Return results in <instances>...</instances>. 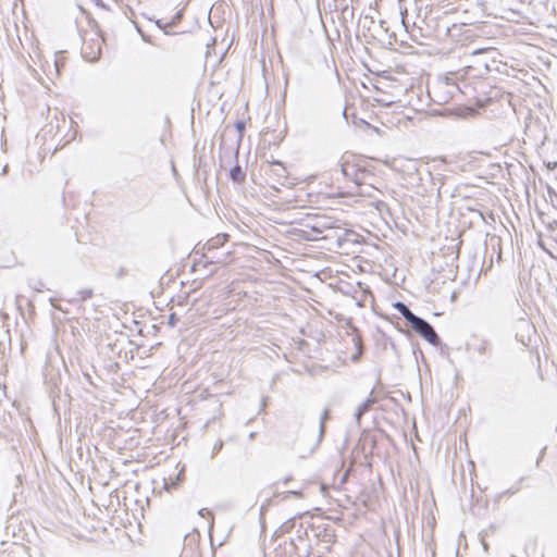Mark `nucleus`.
<instances>
[{
  "mask_svg": "<svg viewBox=\"0 0 557 557\" xmlns=\"http://www.w3.org/2000/svg\"><path fill=\"white\" fill-rule=\"evenodd\" d=\"M292 525H293L292 520H288V521H286V522L282 525V528H283L284 530H286V531H287Z\"/></svg>",
  "mask_w": 557,
  "mask_h": 557,
  "instance_id": "nucleus-20",
  "label": "nucleus"
},
{
  "mask_svg": "<svg viewBox=\"0 0 557 557\" xmlns=\"http://www.w3.org/2000/svg\"><path fill=\"white\" fill-rule=\"evenodd\" d=\"M175 319H176V318H175V314H174V313H172V314L170 315V318H169V323H170L171 325H174V323H175Z\"/></svg>",
  "mask_w": 557,
  "mask_h": 557,
  "instance_id": "nucleus-21",
  "label": "nucleus"
},
{
  "mask_svg": "<svg viewBox=\"0 0 557 557\" xmlns=\"http://www.w3.org/2000/svg\"><path fill=\"white\" fill-rule=\"evenodd\" d=\"M203 257L209 259L210 263L226 264L228 262L227 259L230 257V252L227 251V252H223L220 255H214L213 252L212 253L205 252Z\"/></svg>",
  "mask_w": 557,
  "mask_h": 557,
  "instance_id": "nucleus-11",
  "label": "nucleus"
},
{
  "mask_svg": "<svg viewBox=\"0 0 557 557\" xmlns=\"http://www.w3.org/2000/svg\"><path fill=\"white\" fill-rule=\"evenodd\" d=\"M82 55L88 62H95L101 54L103 38L97 30L85 33L83 36Z\"/></svg>",
  "mask_w": 557,
  "mask_h": 557,
  "instance_id": "nucleus-2",
  "label": "nucleus"
},
{
  "mask_svg": "<svg viewBox=\"0 0 557 557\" xmlns=\"http://www.w3.org/2000/svg\"><path fill=\"white\" fill-rule=\"evenodd\" d=\"M78 10H81L83 13H85V10L78 5Z\"/></svg>",
  "mask_w": 557,
  "mask_h": 557,
  "instance_id": "nucleus-25",
  "label": "nucleus"
},
{
  "mask_svg": "<svg viewBox=\"0 0 557 557\" xmlns=\"http://www.w3.org/2000/svg\"><path fill=\"white\" fill-rule=\"evenodd\" d=\"M432 4L428 2H407V5L399 7L398 13L403 25L408 28L409 25L418 26L429 25L431 20Z\"/></svg>",
  "mask_w": 557,
  "mask_h": 557,
  "instance_id": "nucleus-1",
  "label": "nucleus"
},
{
  "mask_svg": "<svg viewBox=\"0 0 557 557\" xmlns=\"http://www.w3.org/2000/svg\"><path fill=\"white\" fill-rule=\"evenodd\" d=\"M96 5H97V8L101 9V10H108V9H109V8L107 7L106 2L97 1V2H96Z\"/></svg>",
  "mask_w": 557,
  "mask_h": 557,
  "instance_id": "nucleus-19",
  "label": "nucleus"
},
{
  "mask_svg": "<svg viewBox=\"0 0 557 557\" xmlns=\"http://www.w3.org/2000/svg\"><path fill=\"white\" fill-rule=\"evenodd\" d=\"M230 177L234 183H242L245 180V173L239 165H235L230 171Z\"/></svg>",
  "mask_w": 557,
  "mask_h": 557,
  "instance_id": "nucleus-13",
  "label": "nucleus"
},
{
  "mask_svg": "<svg viewBox=\"0 0 557 557\" xmlns=\"http://www.w3.org/2000/svg\"><path fill=\"white\" fill-rule=\"evenodd\" d=\"M228 236L226 234H218L216 236L210 238L203 246L205 252L212 253L214 250L223 246Z\"/></svg>",
  "mask_w": 557,
  "mask_h": 557,
  "instance_id": "nucleus-6",
  "label": "nucleus"
},
{
  "mask_svg": "<svg viewBox=\"0 0 557 557\" xmlns=\"http://www.w3.org/2000/svg\"><path fill=\"white\" fill-rule=\"evenodd\" d=\"M355 7L352 4H345L341 8L342 21L344 24H352L355 22Z\"/></svg>",
  "mask_w": 557,
  "mask_h": 557,
  "instance_id": "nucleus-9",
  "label": "nucleus"
},
{
  "mask_svg": "<svg viewBox=\"0 0 557 557\" xmlns=\"http://www.w3.org/2000/svg\"><path fill=\"white\" fill-rule=\"evenodd\" d=\"M199 515L201 517H210L211 518V523L213 522L212 513L208 509H206V508L200 509L199 510Z\"/></svg>",
  "mask_w": 557,
  "mask_h": 557,
  "instance_id": "nucleus-17",
  "label": "nucleus"
},
{
  "mask_svg": "<svg viewBox=\"0 0 557 557\" xmlns=\"http://www.w3.org/2000/svg\"><path fill=\"white\" fill-rule=\"evenodd\" d=\"M176 18L180 20L181 18V13H177L176 14Z\"/></svg>",
  "mask_w": 557,
  "mask_h": 557,
  "instance_id": "nucleus-26",
  "label": "nucleus"
},
{
  "mask_svg": "<svg viewBox=\"0 0 557 557\" xmlns=\"http://www.w3.org/2000/svg\"><path fill=\"white\" fill-rule=\"evenodd\" d=\"M472 350L480 356H490L492 351L491 343L487 339H479L472 345Z\"/></svg>",
  "mask_w": 557,
  "mask_h": 557,
  "instance_id": "nucleus-7",
  "label": "nucleus"
},
{
  "mask_svg": "<svg viewBox=\"0 0 557 557\" xmlns=\"http://www.w3.org/2000/svg\"><path fill=\"white\" fill-rule=\"evenodd\" d=\"M92 295V290L89 289V288H84V289H81L76 293V296L75 297H71L69 298L67 300L70 302H81V301H85L87 300L88 298H90Z\"/></svg>",
  "mask_w": 557,
  "mask_h": 557,
  "instance_id": "nucleus-12",
  "label": "nucleus"
},
{
  "mask_svg": "<svg viewBox=\"0 0 557 557\" xmlns=\"http://www.w3.org/2000/svg\"><path fill=\"white\" fill-rule=\"evenodd\" d=\"M329 419V409H324L323 413L320 418V428H319V441L322 440L324 431H325V422Z\"/></svg>",
  "mask_w": 557,
  "mask_h": 557,
  "instance_id": "nucleus-14",
  "label": "nucleus"
},
{
  "mask_svg": "<svg viewBox=\"0 0 557 557\" xmlns=\"http://www.w3.org/2000/svg\"><path fill=\"white\" fill-rule=\"evenodd\" d=\"M366 177V172L361 169H359L356 173V177L351 181L356 185H361L363 183V180Z\"/></svg>",
  "mask_w": 557,
  "mask_h": 557,
  "instance_id": "nucleus-15",
  "label": "nucleus"
},
{
  "mask_svg": "<svg viewBox=\"0 0 557 557\" xmlns=\"http://www.w3.org/2000/svg\"><path fill=\"white\" fill-rule=\"evenodd\" d=\"M394 308L409 322L411 323L413 321V319H416L418 315H416L410 309L409 307L401 302V301H397L394 304Z\"/></svg>",
  "mask_w": 557,
  "mask_h": 557,
  "instance_id": "nucleus-10",
  "label": "nucleus"
},
{
  "mask_svg": "<svg viewBox=\"0 0 557 557\" xmlns=\"http://www.w3.org/2000/svg\"><path fill=\"white\" fill-rule=\"evenodd\" d=\"M223 441L222 440H218L213 447H212V453H211V458H213L223 447Z\"/></svg>",
  "mask_w": 557,
  "mask_h": 557,
  "instance_id": "nucleus-16",
  "label": "nucleus"
},
{
  "mask_svg": "<svg viewBox=\"0 0 557 557\" xmlns=\"http://www.w3.org/2000/svg\"><path fill=\"white\" fill-rule=\"evenodd\" d=\"M274 165L278 166V168H280L278 170H280L282 173H285V169L283 168V165H282V163H281V162H275V163H274Z\"/></svg>",
  "mask_w": 557,
  "mask_h": 557,
  "instance_id": "nucleus-22",
  "label": "nucleus"
},
{
  "mask_svg": "<svg viewBox=\"0 0 557 557\" xmlns=\"http://www.w3.org/2000/svg\"><path fill=\"white\" fill-rule=\"evenodd\" d=\"M411 327L430 344L437 346L441 343L438 335L433 326L424 319L417 317L410 323Z\"/></svg>",
  "mask_w": 557,
  "mask_h": 557,
  "instance_id": "nucleus-3",
  "label": "nucleus"
},
{
  "mask_svg": "<svg viewBox=\"0 0 557 557\" xmlns=\"http://www.w3.org/2000/svg\"><path fill=\"white\" fill-rule=\"evenodd\" d=\"M520 491V485L517 484L515 486H511L509 490L506 491V494L513 495Z\"/></svg>",
  "mask_w": 557,
  "mask_h": 557,
  "instance_id": "nucleus-18",
  "label": "nucleus"
},
{
  "mask_svg": "<svg viewBox=\"0 0 557 557\" xmlns=\"http://www.w3.org/2000/svg\"><path fill=\"white\" fill-rule=\"evenodd\" d=\"M350 158H352V157L351 156H344L342 158V162H341L339 166H341V174L345 178H348V180L352 181L354 177H356V173L359 170V168L357 166V164H355L350 160Z\"/></svg>",
  "mask_w": 557,
  "mask_h": 557,
  "instance_id": "nucleus-5",
  "label": "nucleus"
},
{
  "mask_svg": "<svg viewBox=\"0 0 557 557\" xmlns=\"http://www.w3.org/2000/svg\"><path fill=\"white\" fill-rule=\"evenodd\" d=\"M59 66H60V61L55 60L54 61V67H55L57 72H59Z\"/></svg>",
  "mask_w": 557,
  "mask_h": 557,
  "instance_id": "nucleus-23",
  "label": "nucleus"
},
{
  "mask_svg": "<svg viewBox=\"0 0 557 557\" xmlns=\"http://www.w3.org/2000/svg\"><path fill=\"white\" fill-rule=\"evenodd\" d=\"M374 403H375V399L372 397H369L361 405H359V407L357 408V411L355 413V419H356L357 424H360V420H361L362 416L370 410V408L373 406Z\"/></svg>",
  "mask_w": 557,
  "mask_h": 557,
  "instance_id": "nucleus-8",
  "label": "nucleus"
},
{
  "mask_svg": "<svg viewBox=\"0 0 557 557\" xmlns=\"http://www.w3.org/2000/svg\"><path fill=\"white\" fill-rule=\"evenodd\" d=\"M237 128L238 129H243L244 128V123L243 122H238L237 123Z\"/></svg>",
  "mask_w": 557,
  "mask_h": 557,
  "instance_id": "nucleus-24",
  "label": "nucleus"
},
{
  "mask_svg": "<svg viewBox=\"0 0 557 557\" xmlns=\"http://www.w3.org/2000/svg\"><path fill=\"white\" fill-rule=\"evenodd\" d=\"M339 221L326 215H319L313 219L312 224H308L317 234H322L326 230L338 228Z\"/></svg>",
  "mask_w": 557,
  "mask_h": 557,
  "instance_id": "nucleus-4",
  "label": "nucleus"
}]
</instances>
